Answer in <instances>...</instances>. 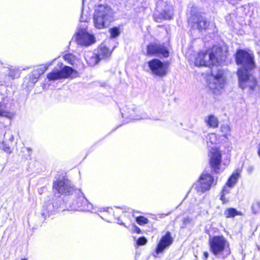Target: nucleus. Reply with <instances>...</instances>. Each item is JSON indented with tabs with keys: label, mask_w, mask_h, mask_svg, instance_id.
Wrapping results in <instances>:
<instances>
[{
	"label": "nucleus",
	"mask_w": 260,
	"mask_h": 260,
	"mask_svg": "<svg viewBox=\"0 0 260 260\" xmlns=\"http://www.w3.org/2000/svg\"><path fill=\"white\" fill-rule=\"evenodd\" d=\"M63 57L66 60H67L69 63L73 66L76 64V61H78L75 56L71 54H65Z\"/></svg>",
	"instance_id": "nucleus-27"
},
{
	"label": "nucleus",
	"mask_w": 260,
	"mask_h": 260,
	"mask_svg": "<svg viewBox=\"0 0 260 260\" xmlns=\"http://www.w3.org/2000/svg\"><path fill=\"white\" fill-rule=\"evenodd\" d=\"M51 64V63H47L45 66H42L39 68L36 71L38 72V73L37 74L38 77L41 75H42L48 69V68Z\"/></svg>",
	"instance_id": "nucleus-29"
},
{
	"label": "nucleus",
	"mask_w": 260,
	"mask_h": 260,
	"mask_svg": "<svg viewBox=\"0 0 260 260\" xmlns=\"http://www.w3.org/2000/svg\"><path fill=\"white\" fill-rule=\"evenodd\" d=\"M221 53V49L220 48H213V50L209 52H203V55H202V58H203V61L205 65L202 66L209 67L211 68L212 66H216L219 63V54Z\"/></svg>",
	"instance_id": "nucleus-8"
},
{
	"label": "nucleus",
	"mask_w": 260,
	"mask_h": 260,
	"mask_svg": "<svg viewBox=\"0 0 260 260\" xmlns=\"http://www.w3.org/2000/svg\"><path fill=\"white\" fill-rule=\"evenodd\" d=\"M237 74L239 86L243 89H247L250 92L255 90L257 87L256 79L250 75L247 70L240 69Z\"/></svg>",
	"instance_id": "nucleus-3"
},
{
	"label": "nucleus",
	"mask_w": 260,
	"mask_h": 260,
	"mask_svg": "<svg viewBox=\"0 0 260 260\" xmlns=\"http://www.w3.org/2000/svg\"><path fill=\"white\" fill-rule=\"evenodd\" d=\"M173 238L171 236V233L167 232L163 236L158 243L155 251L153 254L154 257H157L158 254L162 253L164 250L169 247L173 242Z\"/></svg>",
	"instance_id": "nucleus-14"
},
{
	"label": "nucleus",
	"mask_w": 260,
	"mask_h": 260,
	"mask_svg": "<svg viewBox=\"0 0 260 260\" xmlns=\"http://www.w3.org/2000/svg\"><path fill=\"white\" fill-rule=\"evenodd\" d=\"M258 154L260 157V143L258 145Z\"/></svg>",
	"instance_id": "nucleus-40"
},
{
	"label": "nucleus",
	"mask_w": 260,
	"mask_h": 260,
	"mask_svg": "<svg viewBox=\"0 0 260 260\" xmlns=\"http://www.w3.org/2000/svg\"><path fill=\"white\" fill-rule=\"evenodd\" d=\"M86 21V19L84 18L83 16H81L80 18V21L81 22H85Z\"/></svg>",
	"instance_id": "nucleus-39"
},
{
	"label": "nucleus",
	"mask_w": 260,
	"mask_h": 260,
	"mask_svg": "<svg viewBox=\"0 0 260 260\" xmlns=\"http://www.w3.org/2000/svg\"><path fill=\"white\" fill-rule=\"evenodd\" d=\"M21 260H27V259H26V258H22V259H21Z\"/></svg>",
	"instance_id": "nucleus-45"
},
{
	"label": "nucleus",
	"mask_w": 260,
	"mask_h": 260,
	"mask_svg": "<svg viewBox=\"0 0 260 260\" xmlns=\"http://www.w3.org/2000/svg\"><path fill=\"white\" fill-rule=\"evenodd\" d=\"M147 54L149 55L162 56L167 57L169 56V53L164 45L151 44L147 46Z\"/></svg>",
	"instance_id": "nucleus-13"
},
{
	"label": "nucleus",
	"mask_w": 260,
	"mask_h": 260,
	"mask_svg": "<svg viewBox=\"0 0 260 260\" xmlns=\"http://www.w3.org/2000/svg\"><path fill=\"white\" fill-rule=\"evenodd\" d=\"M17 72V71H16L15 69H11L10 70L9 75L14 78L16 77Z\"/></svg>",
	"instance_id": "nucleus-35"
},
{
	"label": "nucleus",
	"mask_w": 260,
	"mask_h": 260,
	"mask_svg": "<svg viewBox=\"0 0 260 260\" xmlns=\"http://www.w3.org/2000/svg\"><path fill=\"white\" fill-rule=\"evenodd\" d=\"M252 169H253L252 167H249L248 169L249 172H251Z\"/></svg>",
	"instance_id": "nucleus-42"
},
{
	"label": "nucleus",
	"mask_w": 260,
	"mask_h": 260,
	"mask_svg": "<svg viewBox=\"0 0 260 260\" xmlns=\"http://www.w3.org/2000/svg\"><path fill=\"white\" fill-rule=\"evenodd\" d=\"M4 150L6 151V152H9L10 153L11 151H10V149L9 147H6L4 149Z\"/></svg>",
	"instance_id": "nucleus-38"
},
{
	"label": "nucleus",
	"mask_w": 260,
	"mask_h": 260,
	"mask_svg": "<svg viewBox=\"0 0 260 260\" xmlns=\"http://www.w3.org/2000/svg\"><path fill=\"white\" fill-rule=\"evenodd\" d=\"M202 55H203V52H200L198 53V56L195 58L194 64L197 67H202L203 65H205V63L203 61V58H202Z\"/></svg>",
	"instance_id": "nucleus-28"
},
{
	"label": "nucleus",
	"mask_w": 260,
	"mask_h": 260,
	"mask_svg": "<svg viewBox=\"0 0 260 260\" xmlns=\"http://www.w3.org/2000/svg\"><path fill=\"white\" fill-rule=\"evenodd\" d=\"M225 83V78L223 75L222 70H218L217 72H212V75L209 79V87L213 92L222 89Z\"/></svg>",
	"instance_id": "nucleus-4"
},
{
	"label": "nucleus",
	"mask_w": 260,
	"mask_h": 260,
	"mask_svg": "<svg viewBox=\"0 0 260 260\" xmlns=\"http://www.w3.org/2000/svg\"><path fill=\"white\" fill-rule=\"evenodd\" d=\"M233 187H230L226 185V184L224 186V187L222 189V192H221V195L220 197V200L223 202L226 203L228 202V200L226 199L225 198V196L229 193H230L231 188Z\"/></svg>",
	"instance_id": "nucleus-26"
},
{
	"label": "nucleus",
	"mask_w": 260,
	"mask_h": 260,
	"mask_svg": "<svg viewBox=\"0 0 260 260\" xmlns=\"http://www.w3.org/2000/svg\"><path fill=\"white\" fill-rule=\"evenodd\" d=\"M192 222V218L189 217H185L182 219V223L183 225L182 226V228H185L187 225L188 224H189L191 223Z\"/></svg>",
	"instance_id": "nucleus-32"
},
{
	"label": "nucleus",
	"mask_w": 260,
	"mask_h": 260,
	"mask_svg": "<svg viewBox=\"0 0 260 260\" xmlns=\"http://www.w3.org/2000/svg\"><path fill=\"white\" fill-rule=\"evenodd\" d=\"M209 156L210 157V165L213 171L215 173L220 172L221 154L217 147H212L209 150Z\"/></svg>",
	"instance_id": "nucleus-10"
},
{
	"label": "nucleus",
	"mask_w": 260,
	"mask_h": 260,
	"mask_svg": "<svg viewBox=\"0 0 260 260\" xmlns=\"http://www.w3.org/2000/svg\"><path fill=\"white\" fill-rule=\"evenodd\" d=\"M215 184L214 179L211 174L203 173L199 179L196 187L198 191L204 193L210 190L211 187Z\"/></svg>",
	"instance_id": "nucleus-7"
},
{
	"label": "nucleus",
	"mask_w": 260,
	"mask_h": 260,
	"mask_svg": "<svg viewBox=\"0 0 260 260\" xmlns=\"http://www.w3.org/2000/svg\"><path fill=\"white\" fill-rule=\"evenodd\" d=\"M162 6H164L165 8L158 15V18L157 17V15H155L154 18L156 19V21H158L157 19H171L173 16V8L172 6L166 5V3L164 2L157 3L156 4V8L157 9H160Z\"/></svg>",
	"instance_id": "nucleus-16"
},
{
	"label": "nucleus",
	"mask_w": 260,
	"mask_h": 260,
	"mask_svg": "<svg viewBox=\"0 0 260 260\" xmlns=\"http://www.w3.org/2000/svg\"><path fill=\"white\" fill-rule=\"evenodd\" d=\"M76 41L79 45L88 46L95 42V38L85 30L81 29L77 34Z\"/></svg>",
	"instance_id": "nucleus-15"
},
{
	"label": "nucleus",
	"mask_w": 260,
	"mask_h": 260,
	"mask_svg": "<svg viewBox=\"0 0 260 260\" xmlns=\"http://www.w3.org/2000/svg\"><path fill=\"white\" fill-rule=\"evenodd\" d=\"M112 51H111L105 45H101L98 55L100 59L108 58L110 56Z\"/></svg>",
	"instance_id": "nucleus-22"
},
{
	"label": "nucleus",
	"mask_w": 260,
	"mask_h": 260,
	"mask_svg": "<svg viewBox=\"0 0 260 260\" xmlns=\"http://www.w3.org/2000/svg\"><path fill=\"white\" fill-rule=\"evenodd\" d=\"M110 32L111 34V37L112 38H115L119 35L120 31L119 29L117 27H114L110 29Z\"/></svg>",
	"instance_id": "nucleus-31"
},
{
	"label": "nucleus",
	"mask_w": 260,
	"mask_h": 260,
	"mask_svg": "<svg viewBox=\"0 0 260 260\" xmlns=\"http://www.w3.org/2000/svg\"><path fill=\"white\" fill-rule=\"evenodd\" d=\"M240 171L239 170H236L235 172H234L231 176L228 179L226 182V185L230 187H233L236 184L238 178L240 177Z\"/></svg>",
	"instance_id": "nucleus-21"
},
{
	"label": "nucleus",
	"mask_w": 260,
	"mask_h": 260,
	"mask_svg": "<svg viewBox=\"0 0 260 260\" xmlns=\"http://www.w3.org/2000/svg\"><path fill=\"white\" fill-rule=\"evenodd\" d=\"M137 222L142 225L148 222V219L143 216H139L136 218Z\"/></svg>",
	"instance_id": "nucleus-30"
},
{
	"label": "nucleus",
	"mask_w": 260,
	"mask_h": 260,
	"mask_svg": "<svg viewBox=\"0 0 260 260\" xmlns=\"http://www.w3.org/2000/svg\"><path fill=\"white\" fill-rule=\"evenodd\" d=\"M119 224H124V223L123 222L119 223Z\"/></svg>",
	"instance_id": "nucleus-46"
},
{
	"label": "nucleus",
	"mask_w": 260,
	"mask_h": 260,
	"mask_svg": "<svg viewBox=\"0 0 260 260\" xmlns=\"http://www.w3.org/2000/svg\"><path fill=\"white\" fill-rule=\"evenodd\" d=\"M87 63L90 66L96 65L100 60L98 54L93 52H88L85 56Z\"/></svg>",
	"instance_id": "nucleus-18"
},
{
	"label": "nucleus",
	"mask_w": 260,
	"mask_h": 260,
	"mask_svg": "<svg viewBox=\"0 0 260 260\" xmlns=\"http://www.w3.org/2000/svg\"><path fill=\"white\" fill-rule=\"evenodd\" d=\"M205 122L208 126L215 128L218 126L219 121L216 116L213 115H210L205 119Z\"/></svg>",
	"instance_id": "nucleus-20"
},
{
	"label": "nucleus",
	"mask_w": 260,
	"mask_h": 260,
	"mask_svg": "<svg viewBox=\"0 0 260 260\" xmlns=\"http://www.w3.org/2000/svg\"><path fill=\"white\" fill-rule=\"evenodd\" d=\"M211 251L214 255H221L223 258L231 254L229 243L223 236H215L210 239Z\"/></svg>",
	"instance_id": "nucleus-2"
},
{
	"label": "nucleus",
	"mask_w": 260,
	"mask_h": 260,
	"mask_svg": "<svg viewBox=\"0 0 260 260\" xmlns=\"http://www.w3.org/2000/svg\"><path fill=\"white\" fill-rule=\"evenodd\" d=\"M132 230L133 232H135L137 234L141 233V230L139 228H138L136 225H134V224L133 225Z\"/></svg>",
	"instance_id": "nucleus-36"
},
{
	"label": "nucleus",
	"mask_w": 260,
	"mask_h": 260,
	"mask_svg": "<svg viewBox=\"0 0 260 260\" xmlns=\"http://www.w3.org/2000/svg\"><path fill=\"white\" fill-rule=\"evenodd\" d=\"M53 188L61 194H70L74 190V187L68 179L56 180L53 183Z\"/></svg>",
	"instance_id": "nucleus-11"
},
{
	"label": "nucleus",
	"mask_w": 260,
	"mask_h": 260,
	"mask_svg": "<svg viewBox=\"0 0 260 260\" xmlns=\"http://www.w3.org/2000/svg\"><path fill=\"white\" fill-rule=\"evenodd\" d=\"M206 141L208 147L211 148V149H212V147H216L215 145L216 144L218 139L215 134H209L206 137Z\"/></svg>",
	"instance_id": "nucleus-19"
},
{
	"label": "nucleus",
	"mask_w": 260,
	"mask_h": 260,
	"mask_svg": "<svg viewBox=\"0 0 260 260\" xmlns=\"http://www.w3.org/2000/svg\"><path fill=\"white\" fill-rule=\"evenodd\" d=\"M113 20V13L108 6L99 5L96 7L93 15L94 26L98 29H103L109 26Z\"/></svg>",
	"instance_id": "nucleus-1"
},
{
	"label": "nucleus",
	"mask_w": 260,
	"mask_h": 260,
	"mask_svg": "<svg viewBox=\"0 0 260 260\" xmlns=\"http://www.w3.org/2000/svg\"><path fill=\"white\" fill-rule=\"evenodd\" d=\"M236 61L238 64L243 66V70H251L255 67L253 57L247 52L242 50H239L236 55Z\"/></svg>",
	"instance_id": "nucleus-5"
},
{
	"label": "nucleus",
	"mask_w": 260,
	"mask_h": 260,
	"mask_svg": "<svg viewBox=\"0 0 260 260\" xmlns=\"http://www.w3.org/2000/svg\"><path fill=\"white\" fill-rule=\"evenodd\" d=\"M14 139V137L13 136H11V140H13Z\"/></svg>",
	"instance_id": "nucleus-44"
},
{
	"label": "nucleus",
	"mask_w": 260,
	"mask_h": 260,
	"mask_svg": "<svg viewBox=\"0 0 260 260\" xmlns=\"http://www.w3.org/2000/svg\"><path fill=\"white\" fill-rule=\"evenodd\" d=\"M224 215L226 218L234 217L236 215H241L240 213L234 208H229L225 210Z\"/></svg>",
	"instance_id": "nucleus-25"
},
{
	"label": "nucleus",
	"mask_w": 260,
	"mask_h": 260,
	"mask_svg": "<svg viewBox=\"0 0 260 260\" xmlns=\"http://www.w3.org/2000/svg\"><path fill=\"white\" fill-rule=\"evenodd\" d=\"M147 242V239L145 237H140L137 241V244L138 245H144L146 244Z\"/></svg>",
	"instance_id": "nucleus-34"
},
{
	"label": "nucleus",
	"mask_w": 260,
	"mask_h": 260,
	"mask_svg": "<svg viewBox=\"0 0 260 260\" xmlns=\"http://www.w3.org/2000/svg\"><path fill=\"white\" fill-rule=\"evenodd\" d=\"M77 72L71 67L65 66L61 70H54L47 75L49 81H54L76 76Z\"/></svg>",
	"instance_id": "nucleus-6"
},
{
	"label": "nucleus",
	"mask_w": 260,
	"mask_h": 260,
	"mask_svg": "<svg viewBox=\"0 0 260 260\" xmlns=\"http://www.w3.org/2000/svg\"><path fill=\"white\" fill-rule=\"evenodd\" d=\"M86 201V200L83 194L81 193L78 200L74 201L72 202V204L70 206V210L73 211H81L83 210L84 208H82V205Z\"/></svg>",
	"instance_id": "nucleus-17"
},
{
	"label": "nucleus",
	"mask_w": 260,
	"mask_h": 260,
	"mask_svg": "<svg viewBox=\"0 0 260 260\" xmlns=\"http://www.w3.org/2000/svg\"><path fill=\"white\" fill-rule=\"evenodd\" d=\"M0 116L11 118L12 116V113L10 112L6 108L4 103H0Z\"/></svg>",
	"instance_id": "nucleus-23"
},
{
	"label": "nucleus",
	"mask_w": 260,
	"mask_h": 260,
	"mask_svg": "<svg viewBox=\"0 0 260 260\" xmlns=\"http://www.w3.org/2000/svg\"><path fill=\"white\" fill-rule=\"evenodd\" d=\"M152 73L158 76H164L168 72L169 64L163 63L158 59H153L148 62Z\"/></svg>",
	"instance_id": "nucleus-9"
},
{
	"label": "nucleus",
	"mask_w": 260,
	"mask_h": 260,
	"mask_svg": "<svg viewBox=\"0 0 260 260\" xmlns=\"http://www.w3.org/2000/svg\"><path fill=\"white\" fill-rule=\"evenodd\" d=\"M220 131L222 133V136L226 139H229L231 136V128L228 124L222 125Z\"/></svg>",
	"instance_id": "nucleus-24"
},
{
	"label": "nucleus",
	"mask_w": 260,
	"mask_h": 260,
	"mask_svg": "<svg viewBox=\"0 0 260 260\" xmlns=\"http://www.w3.org/2000/svg\"><path fill=\"white\" fill-rule=\"evenodd\" d=\"M135 112V109L134 108H132L131 109L130 111H128V113H129V116L130 117V119L132 120H139L141 119H143V117H135L134 115V113Z\"/></svg>",
	"instance_id": "nucleus-33"
},
{
	"label": "nucleus",
	"mask_w": 260,
	"mask_h": 260,
	"mask_svg": "<svg viewBox=\"0 0 260 260\" xmlns=\"http://www.w3.org/2000/svg\"><path fill=\"white\" fill-rule=\"evenodd\" d=\"M122 117H124V115H125L126 117L127 116V115H126V114H124L123 113H122Z\"/></svg>",
	"instance_id": "nucleus-43"
},
{
	"label": "nucleus",
	"mask_w": 260,
	"mask_h": 260,
	"mask_svg": "<svg viewBox=\"0 0 260 260\" xmlns=\"http://www.w3.org/2000/svg\"><path fill=\"white\" fill-rule=\"evenodd\" d=\"M256 205L258 207L260 208V202H256Z\"/></svg>",
	"instance_id": "nucleus-41"
},
{
	"label": "nucleus",
	"mask_w": 260,
	"mask_h": 260,
	"mask_svg": "<svg viewBox=\"0 0 260 260\" xmlns=\"http://www.w3.org/2000/svg\"><path fill=\"white\" fill-rule=\"evenodd\" d=\"M188 23L192 28L199 30L206 29L208 26L206 18L200 14L192 15L189 19Z\"/></svg>",
	"instance_id": "nucleus-12"
},
{
	"label": "nucleus",
	"mask_w": 260,
	"mask_h": 260,
	"mask_svg": "<svg viewBox=\"0 0 260 260\" xmlns=\"http://www.w3.org/2000/svg\"><path fill=\"white\" fill-rule=\"evenodd\" d=\"M209 256L208 252L207 251H205L204 252V258L205 260H206Z\"/></svg>",
	"instance_id": "nucleus-37"
}]
</instances>
